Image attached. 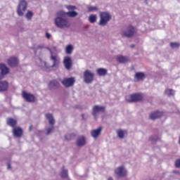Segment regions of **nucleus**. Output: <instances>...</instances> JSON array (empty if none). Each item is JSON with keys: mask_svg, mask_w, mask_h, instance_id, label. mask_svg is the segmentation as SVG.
Segmentation results:
<instances>
[{"mask_svg": "<svg viewBox=\"0 0 180 180\" xmlns=\"http://www.w3.org/2000/svg\"><path fill=\"white\" fill-rule=\"evenodd\" d=\"M58 16L55 18V25L59 29H70L71 22L65 15H61L60 11L57 13Z\"/></svg>", "mask_w": 180, "mask_h": 180, "instance_id": "obj_1", "label": "nucleus"}, {"mask_svg": "<svg viewBox=\"0 0 180 180\" xmlns=\"http://www.w3.org/2000/svg\"><path fill=\"white\" fill-rule=\"evenodd\" d=\"M112 19V15L107 11L100 13L99 26H106L109 21Z\"/></svg>", "mask_w": 180, "mask_h": 180, "instance_id": "obj_2", "label": "nucleus"}, {"mask_svg": "<svg viewBox=\"0 0 180 180\" xmlns=\"http://www.w3.org/2000/svg\"><path fill=\"white\" fill-rule=\"evenodd\" d=\"M27 9V1L26 0H19L18 6L17 7V15L23 16L25 12Z\"/></svg>", "mask_w": 180, "mask_h": 180, "instance_id": "obj_3", "label": "nucleus"}, {"mask_svg": "<svg viewBox=\"0 0 180 180\" xmlns=\"http://www.w3.org/2000/svg\"><path fill=\"white\" fill-rule=\"evenodd\" d=\"M95 78V74L89 70H86L84 72L83 79L86 84H92Z\"/></svg>", "mask_w": 180, "mask_h": 180, "instance_id": "obj_4", "label": "nucleus"}, {"mask_svg": "<svg viewBox=\"0 0 180 180\" xmlns=\"http://www.w3.org/2000/svg\"><path fill=\"white\" fill-rule=\"evenodd\" d=\"M46 50H49L50 53V60L53 62V64L51 65L52 67L54 68V67L58 66V64H60V58H58V56L54 53H53V51L51 49L46 47Z\"/></svg>", "mask_w": 180, "mask_h": 180, "instance_id": "obj_5", "label": "nucleus"}, {"mask_svg": "<svg viewBox=\"0 0 180 180\" xmlns=\"http://www.w3.org/2000/svg\"><path fill=\"white\" fill-rule=\"evenodd\" d=\"M143 100V94H134L126 97V101L129 103L140 102Z\"/></svg>", "mask_w": 180, "mask_h": 180, "instance_id": "obj_6", "label": "nucleus"}, {"mask_svg": "<svg viewBox=\"0 0 180 180\" xmlns=\"http://www.w3.org/2000/svg\"><path fill=\"white\" fill-rule=\"evenodd\" d=\"M124 37H131L134 34V27L129 25L126 30H123L121 33Z\"/></svg>", "mask_w": 180, "mask_h": 180, "instance_id": "obj_7", "label": "nucleus"}, {"mask_svg": "<svg viewBox=\"0 0 180 180\" xmlns=\"http://www.w3.org/2000/svg\"><path fill=\"white\" fill-rule=\"evenodd\" d=\"M22 96L23 99H25L27 102L33 103L34 102V101H36V97L34 96V95L25 91H22Z\"/></svg>", "mask_w": 180, "mask_h": 180, "instance_id": "obj_8", "label": "nucleus"}, {"mask_svg": "<svg viewBox=\"0 0 180 180\" xmlns=\"http://www.w3.org/2000/svg\"><path fill=\"white\" fill-rule=\"evenodd\" d=\"M62 84L63 85H64V86H65V88H70V86H73L74 84H75V78H65L62 80Z\"/></svg>", "mask_w": 180, "mask_h": 180, "instance_id": "obj_9", "label": "nucleus"}, {"mask_svg": "<svg viewBox=\"0 0 180 180\" xmlns=\"http://www.w3.org/2000/svg\"><path fill=\"white\" fill-rule=\"evenodd\" d=\"M63 65L65 70L70 71L72 68V59L70 56H65L63 58Z\"/></svg>", "mask_w": 180, "mask_h": 180, "instance_id": "obj_10", "label": "nucleus"}, {"mask_svg": "<svg viewBox=\"0 0 180 180\" xmlns=\"http://www.w3.org/2000/svg\"><path fill=\"white\" fill-rule=\"evenodd\" d=\"M40 67L41 70L46 71V72H50L51 71H53V68L52 65H50L49 64V63L43 60H41L40 62Z\"/></svg>", "mask_w": 180, "mask_h": 180, "instance_id": "obj_11", "label": "nucleus"}, {"mask_svg": "<svg viewBox=\"0 0 180 180\" xmlns=\"http://www.w3.org/2000/svg\"><path fill=\"white\" fill-rule=\"evenodd\" d=\"M105 106H101V105H94L93 107V112L92 115L94 117V119H96V117L98 116V114L100 113V112H105Z\"/></svg>", "mask_w": 180, "mask_h": 180, "instance_id": "obj_12", "label": "nucleus"}, {"mask_svg": "<svg viewBox=\"0 0 180 180\" xmlns=\"http://www.w3.org/2000/svg\"><path fill=\"white\" fill-rule=\"evenodd\" d=\"M115 174L117 175V176H118V178H122V176H124V175H126L127 174L126 169H124V167L123 166L117 167L115 170Z\"/></svg>", "mask_w": 180, "mask_h": 180, "instance_id": "obj_13", "label": "nucleus"}, {"mask_svg": "<svg viewBox=\"0 0 180 180\" xmlns=\"http://www.w3.org/2000/svg\"><path fill=\"white\" fill-rule=\"evenodd\" d=\"M86 144V138L84 136H80L76 141L77 147H84Z\"/></svg>", "mask_w": 180, "mask_h": 180, "instance_id": "obj_14", "label": "nucleus"}, {"mask_svg": "<svg viewBox=\"0 0 180 180\" xmlns=\"http://www.w3.org/2000/svg\"><path fill=\"white\" fill-rule=\"evenodd\" d=\"M7 63L10 67H16L19 64V59L16 57H11L8 59Z\"/></svg>", "mask_w": 180, "mask_h": 180, "instance_id": "obj_15", "label": "nucleus"}, {"mask_svg": "<svg viewBox=\"0 0 180 180\" xmlns=\"http://www.w3.org/2000/svg\"><path fill=\"white\" fill-rule=\"evenodd\" d=\"M60 15H61V16H69V18H75V16H78V13L77 11L64 12L63 11H60Z\"/></svg>", "mask_w": 180, "mask_h": 180, "instance_id": "obj_16", "label": "nucleus"}, {"mask_svg": "<svg viewBox=\"0 0 180 180\" xmlns=\"http://www.w3.org/2000/svg\"><path fill=\"white\" fill-rule=\"evenodd\" d=\"M13 134L14 137H22V134H23V129L19 127H15L13 129Z\"/></svg>", "mask_w": 180, "mask_h": 180, "instance_id": "obj_17", "label": "nucleus"}, {"mask_svg": "<svg viewBox=\"0 0 180 180\" xmlns=\"http://www.w3.org/2000/svg\"><path fill=\"white\" fill-rule=\"evenodd\" d=\"M101 133H102V127H100L96 129H94L91 131V135L93 139H98L99 136H101Z\"/></svg>", "mask_w": 180, "mask_h": 180, "instance_id": "obj_18", "label": "nucleus"}, {"mask_svg": "<svg viewBox=\"0 0 180 180\" xmlns=\"http://www.w3.org/2000/svg\"><path fill=\"white\" fill-rule=\"evenodd\" d=\"M162 116V112L155 111L150 114L149 118L150 120H155V119H158L159 117H161Z\"/></svg>", "mask_w": 180, "mask_h": 180, "instance_id": "obj_19", "label": "nucleus"}, {"mask_svg": "<svg viewBox=\"0 0 180 180\" xmlns=\"http://www.w3.org/2000/svg\"><path fill=\"white\" fill-rule=\"evenodd\" d=\"M9 86V84L6 81L0 82V92H5V91H8V88Z\"/></svg>", "mask_w": 180, "mask_h": 180, "instance_id": "obj_20", "label": "nucleus"}, {"mask_svg": "<svg viewBox=\"0 0 180 180\" xmlns=\"http://www.w3.org/2000/svg\"><path fill=\"white\" fill-rule=\"evenodd\" d=\"M96 74L98 77H105L108 75V69L100 68L96 70Z\"/></svg>", "mask_w": 180, "mask_h": 180, "instance_id": "obj_21", "label": "nucleus"}, {"mask_svg": "<svg viewBox=\"0 0 180 180\" xmlns=\"http://www.w3.org/2000/svg\"><path fill=\"white\" fill-rule=\"evenodd\" d=\"M6 123L8 126H10L11 127H13L15 129V127L16 124H18V121L13 118H7Z\"/></svg>", "mask_w": 180, "mask_h": 180, "instance_id": "obj_22", "label": "nucleus"}, {"mask_svg": "<svg viewBox=\"0 0 180 180\" xmlns=\"http://www.w3.org/2000/svg\"><path fill=\"white\" fill-rule=\"evenodd\" d=\"M46 118L49 120V124L51 126H54L56 124V120H54V117H53V114H46L45 115Z\"/></svg>", "mask_w": 180, "mask_h": 180, "instance_id": "obj_23", "label": "nucleus"}, {"mask_svg": "<svg viewBox=\"0 0 180 180\" xmlns=\"http://www.w3.org/2000/svg\"><path fill=\"white\" fill-rule=\"evenodd\" d=\"M0 70L1 75H6L9 72V68L5 64L0 63Z\"/></svg>", "mask_w": 180, "mask_h": 180, "instance_id": "obj_24", "label": "nucleus"}, {"mask_svg": "<svg viewBox=\"0 0 180 180\" xmlns=\"http://www.w3.org/2000/svg\"><path fill=\"white\" fill-rule=\"evenodd\" d=\"M146 78V74L143 72H136L134 79L136 81H143Z\"/></svg>", "mask_w": 180, "mask_h": 180, "instance_id": "obj_25", "label": "nucleus"}, {"mask_svg": "<svg viewBox=\"0 0 180 180\" xmlns=\"http://www.w3.org/2000/svg\"><path fill=\"white\" fill-rule=\"evenodd\" d=\"M117 61L121 64H124V63L129 62V58L127 56H118L117 57Z\"/></svg>", "mask_w": 180, "mask_h": 180, "instance_id": "obj_26", "label": "nucleus"}, {"mask_svg": "<svg viewBox=\"0 0 180 180\" xmlns=\"http://www.w3.org/2000/svg\"><path fill=\"white\" fill-rule=\"evenodd\" d=\"M60 86V84H58V82L53 80L52 82H50L49 83V88L50 89H57Z\"/></svg>", "mask_w": 180, "mask_h": 180, "instance_id": "obj_27", "label": "nucleus"}, {"mask_svg": "<svg viewBox=\"0 0 180 180\" xmlns=\"http://www.w3.org/2000/svg\"><path fill=\"white\" fill-rule=\"evenodd\" d=\"M97 19L98 16L96 14H91L89 16V22H90V23H95Z\"/></svg>", "mask_w": 180, "mask_h": 180, "instance_id": "obj_28", "label": "nucleus"}, {"mask_svg": "<svg viewBox=\"0 0 180 180\" xmlns=\"http://www.w3.org/2000/svg\"><path fill=\"white\" fill-rule=\"evenodd\" d=\"M72 50H74V47L72 46V45H71V44L68 45L65 47V53L66 54H72Z\"/></svg>", "mask_w": 180, "mask_h": 180, "instance_id": "obj_29", "label": "nucleus"}, {"mask_svg": "<svg viewBox=\"0 0 180 180\" xmlns=\"http://www.w3.org/2000/svg\"><path fill=\"white\" fill-rule=\"evenodd\" d=\"M165 95H167V96H174L175 95V91L173 89H167L165 91Z\"/></svg>", "mask_w": 180, "mask_h": 180, "instance_id": "obj_30", "label": "nucleus"}, {"mask_svg": "<svg viewBox=\"0 0 180 180\" xmlns=\"http://www.w3.org/2000/svg\"><path fill=\"white\" fill-rule=\"evenodd\" d=\"M75 139V134H68L65 136V140L67 141H70V140H74Z\"/></svg>", "mask_w": 180, "mask_h": 180, "instance_id": "obj_31", "label": "nucleus"}, {"mask_svg": "<svg viewBox=\"0 0 180 180\" xmlns=\"http://www.w3.org/2000/svg\"><path fill=\"white\" fill-rule=\"evenodd\" d=\"M149 140L150 141H151V143H156V141H158V140H160V136H158V135H153L149 138Z\"/></svg>", "mask_w": 180, "mask_h": 180, "instance_id": "obj_32", "label": "nucleus"}, {"mask_svg": "<svg viewBox=\"0 0 180 180\" xmlns=\"http://www.w3.org/2000/svg\"><path fill=\"white\" fill-rule=\"evenodd\" d=\"M61 178H68V170L63 168L62 172L60 173Z\"/></svg>", "mask_w": 180, "mask_h": 180, "instance_id": "obj_33", "label": "nucleus"}, {"mask_svg": "<svg viewBox=\"0 0 180 180\" xmlns=\"http://www.w3.org/2000/svg\"><path fill=\"white\" fill-rule=\"evenodd\" d=\"M179 46H180V44L178 42L170 43V47H172V49H179Z\"/></svg>", "mask_w": 180, "mask_h": 180, "instance_id": "obj_34", "label": "nucleus"}, {"mask_svg": "<svg viewBox=\"0 0 180 180\" xmlns=\"http://www.w3.org/2000/svg\"><path fill=\"white\" fill-rule=\"evenodd\" d=\"M25 18L27 19V20H32V18H33V12L32 11H27Z\"/></svg>", "mask_w": 180, "mask_h": 180, "instance_id": "obj_35", "label": "nucleus"}, {"mask_svg": "<svg viewBox=\"0 0 180 180\" xmlns=\"http://www.w3.org/2000/svg\"><path fill=\"white\" fill-rule=\"evenodd\" d=\"M117 136L120 139H124V131L123 130H118L117 131Z\"/></svg>", "mask_w": 180, "mask_h": 180, "instance_id": "obj_36", "label": "nucleus"}, {"mask_svg": "<svg viewBox=\"0 0 180 180\" xmlns=\"http://www.w3.org/2000/svg\"><path fill=\"white\" fill-rule=\"evenodd\" d=\"M88 12H95L98 11V7L96 6H89L87 7Z\"/></svg>", "mask_w": 180, "mask_h": 180, "instance_id": "obj_37", "label": "nucleus"}, {"mask_svg": "<svg viewBox=\"0 0 180 180\" xmlns=\"http://www.w3.org/2000/svg\"><path fill=\"white\" fill-rule=\"evenodd\" d=\"M67 9H68V11H75V9H77V6H66Z\"/></svg>", "mask_w": 180, "mask_h": 180, "instance_id": "obj_38", "label": "nucleus"}, {"mask_svg": "<svg viewBox=\"0 0 180 180\" xmlns=\"http://www.w3.org/2000/svg\"><path fill=\"white\" fill-rule=\"evenodd\" d=\"M174 166L176 168H180V159H177L175 160Z\"/></svg>", "mask_w": 180, "mask_h": 180, "instance_id": "obj_39", "label": "nucleus"}, {"mask_svg": "<svg viewBox=\"0 0 180 180\" xmlns=\"http://www.w3.org/2000/svg\"><path fill=\"white\" fill-rule=\"evenodd\" d=\"M53 130H54V127L46 129V136H49V134H50V133H51Z\"/></svg>", "mask_w": 180, "mask_h": 180, "instance_id": "obj_40", "label": "nucleus"}, {"mask_svg": "<svg viewBox=\"0 0 180 180\" xmlns=\"http://www.w3.org/2000/svg\"><path fill=\"white\" fill-rule=\"evenodd\" d=\"M46 39H50L51 38V34L49 32H46Z\"/></svg>", "mask_w": 180, "mask_h": 180, "instance_id": "obj_41", "label": "nucleus"}, {"mask_svg": "<svg viewBox=\"0 0 180 180\" xmlns=\"http://www.w3.org/2000/svg\"><path fill=\"white\" fill-rule=\"evenodd\" d=\"M36 49H44V45H38Z\"/></svg>", "mask_w": 180, "mask_h": 180, "instance_id": "obj_42", "label": "nucleus"}, {"mask_svg": "<svg viewBox=\"0 0 180 180\" xmlns=\"http://www.w3.org/2000/svg\"><path fill=\"white\" fill-rule=\"evenodd\" d=\"M174 174H178L179 175H180V172L179 171H174Z\"/></svg>", "mask_w": 180, "mask_h": 180, "instance_id": "obj_43", "label": "nucleus"}, {"mask_svg": "<svg viewBox=\"0 0 180 180\" xmlns=\"http://www.w3.org/2000/svg\"><path fill=\"white\" fill-rule=\"evenodd\" d=\"M32 127H33V126H32V125H31V126H30V128H29V131H32Z\"/></svg>", "mask_w": 180, "mask_h": 180, "instance_id": "obj_44", "label": "nucleus"}, {"mask_svg": "<svg viewBox=\"0 0 180 180\" xmlns=\"http://www.w3.org/2000/svg\"><path fill=\"white\" fill-rule=\"evenodd\" d=\"M8 169H11V164H8V167H7Z\"/></svg>", "mask_w": 180, "mask_h": 180, "instance_id": "obj_45", "label": "nucleus"}, {"mask_svg": "<svg viewBox=\"0 0 180 180\" xmlns=\"http://www.w3.org/2000/svg\"><path fill=\"white\" fill-rule=\"evenodd\" d=\"M4 78V76L2 75H0V79H2Z\"/></svg>", "mask_w": 180, "mask_h": 180, "instance_id": "obj_46", "label": "nucleus"}, {"mask_svg": "<svg viewBox=\"0 0 180 180\" xmlns=\"http://www.w3.org/2000/svg\"><path fill=\"white\" fill-rule=\"evenodd\" d=\"M108 180H113V178L109 177V178L108 179Z\"/></svg>", "mask_w": 180, "mask_h": 180, "instance_id": "obj_47", "label": "nucleus"}, {"mask_svg": "<svg viewBox=\"0 0 180 180\" xmlns=\"http://www.w3.org/2000/svg\"><path fill=\"white\" fill-rule=\"evenodd\" d=\"M53 49H54V50H56V47H54Z\"/></svg>", "mask_w": 180, "mask_h": 180, "instance_id": "obj_48", "label": "nucleus"}]
</instances>
